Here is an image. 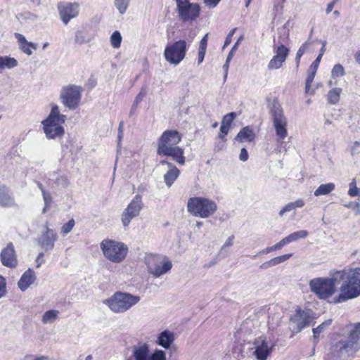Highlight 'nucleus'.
<instances>
[{"label":"nucleus","mask_w":360,"mask_h":360,"mask_svg":"<svg viewBox=\"0 0 360 360\" xmlns=\"http://www.w3.org/2000/svg\"><path fill=\"white\" fill-rule=\"evenodd\" d=\"M270 114L273 120V125L276 134L280 140H283L288 136L287 118L284 115L281 104L274 101L271 105Z\"/></svg>","instance_id":"1a4fd4ad"},{"label":"nucleus","mask_w":360,"mask_h":360,"mask_svg":"<svg viewBox=\"0 0 360 360\" xmlns=\"http://www.w3.org/2000/svg\"><path fill=\"white\" fill-rule=\"evenodd\" d=\"M255 138V134L252 127L247 126L243 127L237 134L235 140L238 142L252 141Z\"/></svg>","instance_id":"393cba45"},{"label":"nucleus","mask_w":360,"mask_h":360,"mask_svg":"<svg viewBox=\"0 0 360 360\" xmlns=\"http://www.w3.org/2000/svg\"><path fill=\"white\" fill-rule=\"evenodd\" d=\"M75 41L78 44H84L91 41L89 35L84 31H77L75 33Z\"/></svg>","instance_id":"e433bc0d"},{"label":"nucleus","mask_w":360,"mask_h":360,"mask_svg":"<svg viewBox=\"0 0 360 360\" xmlns=\"http://www.w3.org/2000/svg\"><path fill=\"white\" fill-rule=\"evenodd\" d=\"M18 64L17 60L14 58L0 56V69H12L15 68Z\"/></svg>","instance_id":"c85d7f7f"},{"label":"nucleus","mask_w":360,"mask_h":360,"mask_svg":"<svg viewBox=\"0 0 360 360\" xmlns=\"http://www.w3.org/2000/svg\"><path fill=\"white\" fill-rule=\"evenodd\" d=\"M188 211L195 217L208 218L217 210V204L207 198L194 197L188 200Z\"/></svg>","instance_id":"6e6552de"},{"label":"nucleus","mask_w":360,"mask_h":360,"mask_svg":"<svg viewBox=\"0 0 360 360\" xmlns=\"http://www.w3.org/2000/svg\"><path fill=\"white\" fill-rule=\"evenodd\" d=\"M58 8L62 21L67 25L78 15L79 5L77 3H60Z\"/></svg>","instance_id":"dca6fc26"},{"label":"nucleus","mask_w":360,"mask_h":360,"mask_svg":"<svg viewBox=\"0 0 360 360\" xmlns=\"http://www.w3.org/2000/svg\"><path fill=\"white\" fill-rule=\"evenodd\" d=\"M13 201L8 193L3 192L0 193V205L5 207L13 204Z\"/></svg>","instance_id":"ea45409f"},{"label":"nucleus","mask_w":360,"mask_h":360,"mask_svg":"<svg viewBox=\"0 0 360 360\" xmlns=\"http://www.w3.org/2000/svg\"><path fill=\"white\" fill-rule=\"evenodd\" d=\"M252 355L256 360H268L277 345L273 335L263 334L254 339Z\"/></svg>","instance_id":"39448f33"},{"label":"nucleus","mask_w":360,"mask_h":360,"mask_svg":"<svg viewBox=\"0 0 360 360\" xmlns=\"http://www.w3.org/2000/svg\"><path fill=\"white\" fill-rule=\"evenodd\" d=\"M123 129H124V123L123 122H120L119 127H118V147L120 146L121 141L123 138Z\"/></svg>","instance_id":"5fc2aeb1"},{"label":"nucleus","mask_w":360,"mask_h":360,"mask_svg":"<svg viewBox=\"0 0 360 360\" xmlns=\"http://www.w3.org/2000/svg\"><path fill=\"white\" fill-rule=\"evenodd\" d=\"M205 6L209 8H214L217 6L221 0H202Z\"/></svg>","instance_id":"603ef678"},{"label":"nucleus","mask_w":360,"mask_h":360,"mask_svg":"<svg viewBox=\"0 0 360 360\" xmlns=\"http://www.w3.org/2000/svg\"><path fill=\"white\" fill-rule=\"evenodd\" d=\"M207 39H208V34H206L200 40V45L198 48V63L200 65L202 63L205 55L206 53V49L207 46Z\"/></svg>","instance_id":"c756f323"},{"label":"nucleus","mask_w":360,"mask_h":360,"mask_svg":"<svg viewBox=\"0 0 360 360\" xmlns=\"http://www.w3.org/2000/svg\"><path fill=\"white\" fill-rule=\"evenodd\" d=\"M359 147H360V142L357 141H354L351 148V153L352 155H354L356 153H358L357 149Z\"/></svg>","instance_id":"e2e57ef3"},{"label":"nucleus","mask_w":360,"mask_h":360,"mask_svg":"<svg viewBox=\"0 0 360 360\" xmlns=\"http://www.w3.org/2000/svg\"><path fill=\"white\" fill-rule=\"evenodd\" d=\"M82 89L79 86H63L60 94L61 103L69 110H75L79 105Z\"/></svg>","instance_id":"9b49d317"},{"label":"nucleus","mask_w":360,"mask_h":360,"mask_svg":"<svg viewBox=\"0 0 360 360\" xmlns=\"http://www.w3.org/2000/svg\"><path fill=\"white\" fill-rule=\"evenodd\" d=\"M321 60V56H318L317 58L315 59V60L309 66V70H313V71L316 72Z\"/></svg>","instance_id":"6e6d98bb"},{"label":"nucleus","mask_w":360,"mask_h":360,"mask_svg":"<svg viewBox=\"0 0 360 360\" xmlns=\"http://www.w3.org/2000/svg\"><path fill=\"white\" fill-rule=\"evenodd\" d=\"M304 205V202L302 199H299L296 201L289 202L285 207H283V209L280 210L279 214L280 216H283L285 212H290L296 208L302 207Z\"/></svg>","instance_id":"2f4dec72"},{"label":"nucleus","mask_w":360,"mask_h":360,"mask_svg":"<svg viewBox=\"0 0 360 360\" xmlns=\"http://www.w3.org/2000/svg\"><path fill=\"white\" fill-rule=\"evenodd\" d=\"M43 256H44V253L41 252V253L39 254V255H38V257H37V258L36 259V262L38 263L37 266V268H39L41 266V263H42V259H42Z\"/></svg>","instance_id":"0e129e2a"},{"label":"nucleus","mask_w":360,"mask_h":360,"mask_svg":"<svg viewBox=\"0 0 360 360\" xmlns=\"http://www.w3.org/2000/svg\"><path fill=\"white\" fill-rule=\"evenodd\" d=\"M314 319V313L311 309L302 310L300 307H297L295 313L290 318L293 332H300L304 328L309 326Z\"/></svg>","instance_id":"ddd939ff"},{"label":"nucleus","mask_w":360,"mask_h":360,"mask_svg":"<svg viewBox=\"0 0 360 360\" xmlns=\"http://www.w3.org/2000/svg\"><path fill=\"white\" fill-rule=\"evenodd\" d=\"M354 58L356 63L360 64V50L357 51L354 55Z\"/></svg>","instance_id":"338daca9"},{"label":"nucleus","mask_w":360,"mask_h":360,"mask_svg":"<svg viewBox=\"0 0 360 360\" xmlns=\"http://www.w3.org/2000/svg\"><path fill=\"white\" fill-rule=\"evenodd\" d=\"M237 28H233L229 34L228 35L226 36V39H225V41H224V48L226 46H228L231 42V40H232V37L234 34V32H236Z\"/></svg>","instance_id":"13d9d810"},{"label":"nucleus","mask_w":360,"mask_h":360,"mask_svg":"<svg viewBox=\"0 0 360 360\" xmlns=\"http://www.w3.org/2000/svg\"><path fill=\"white\" fill-rule=\"evenodd\" d=\"M331 75L333 77H340L345 75L344 68L340 64H336L333 66Z\"/></svg>","instance_id":"37998d69"},{"label":"nucleus","mask_w":360,"mask_h":360,"mask_svg":"<svg viewBox=\"0 0 360 360\" xmlns=\"http://www.w3.org/2000/svg\"><path fill=\"white\" fill-rule=\"evenodd\" d=\"M110 44L115 49H119L121 46L122 37L119 31H115L110 36Z\"/></svg>","instance_id":"4c0bfd02"},{"label":"nucleus","mask_w":360,"mask_h":360,"mask_svg":"<svg viewBox=\"0 0 360 360\" xmlns=\"http://www.w3.org/2000/svg\"><path fill=\"white\" fill-rule=\"evenodd\" d=\"M66 120V116L60 112L59 107L52 104L51 112L46 119L41 122L46 136L49 139L62 137L65 134L62 126Z\"/></svg>","instance_id":"7ed1b4c3"},{"label":"nucleus","mask_w":360,"mask_h":360,"mask_svg":"<svg viewBox=\"0 0 360 360\" xmlns=\"http://www.w3.org/2000/svg\"><path fill=\"white\" fill-rule=\"evenodd\" d=\"M229 129V127L222 124H221L220 131H221V134L219 135L220 139H224V135H226L228 134Z\"/></svg>","instance_id":"680f3d73"},{"label":"nucleus","mask_w":360,"mask_h":360,"mask_svg":"<svg viewBox=\"0 0 360 360\" xmlns=\"http://www.w3.org/2000/svg\"><path fill=\"white\" fill-rule=\"evenodd\" d=\"M181 140V136L176 130L165 131L158 140V154L171 157L179 165H184V149L177 146Z\"/></svg>","instance_id":"f03ea898"},{"label":"nucleus","mask_w":360,"mask_h":360,"mask_svg":"<svg viewBox=\"0 0 360 360\" xmlns=\"http://www.w3.org/2000/svg\"><path fill=\"white\" fill-rule=\"evenodd\" d=\"M148 360H166V354L160 349H155L148 356Z\"/></svg>","instance_id":"a19ab883"},{"label":"nucleus","mask_w":360,"mask_h":360,"mask_svg":"<svg viewBox=\"0 0 360 360\" xmlns=\"http://www.w3.org/2000/svg\"><path fill=\"white\" fill-rule=\"evenodd\" d=\"M233 236H231L230 237H229L226 242L224 243V244L223 245V246L221 247V251H222L223 250L229 246H231L233 244Z\"/></svg>","instance_id":"052dcab7"},{"label":"nucleus","mask_w":360,"mask_h":360,"mask_svg":"<svg viewBox=\"0 0 360 360\" xmlns=\"http://www.w3.org/2000/svg\"><path fill=\"white\" fill-rule=\"evenodd\" d=\"M179 20L184 22L195 20L200 13L198 4L191 3L189 0H175Z\"/></svg>","instance_id":"9d476101"},{"label":"nucleus","mask_w":360,"mask_h":360,"mask_svg":"<svg viewBox=\"0 0 360 360\" xmlns=\"http://www.w3.org/2000/svg\"><path fill=\"white\" fill-rule=\"evenodd\" d=\"M229 63H230V62H227V61L226 60L225 64L223 65V68H224V72H225V75H224V77H225V78L227 77L228 70H229Z\"/></svg>","instance_id":"774afa93"},{"label":"nucleus","mask_w":360,"mask_h":360,"mask_svg":"<svg viewBox=\"0 0 360 360\" xmlns=\"http://www.w3.org/2000/svg\"><path fill=\"white\" fill-rule=\"evenodd\" d=\"M291 257H292V254L289 253V254H285V255H281L278 257H274V258L271 259L270 260L262 264L259 266V269H269L272 266H276L282 262H285Z\"/></svg>","instance_id":"a878e982"},{"label":"nucleus","mask_w":360,"mask_h":360,"mask_svg":"<svg viewBox=\"0 0 360 360\" xmlns=\"http://www.w3.org/2000/svg\"><path fill=\"white\" fill-rule=\"evenodd\" d=\"M1 261L4 266L15 268L18 264L15 252L12 243H9L1 252Z\"/></svg>","instance_id":"f3484780"},{"label":"nucleus","mask_w":360,"mask_h":360,"mask_svg":"<svg viewBox=\"0 0 360 360\" xmlns=\"http://www.w3.org/2000/svg\"><path fill=\"white\" fill-rule=\"evenodd\" d=\"M57 240L56 234L52 229L46 227V231L38 240V243L44 250H52L54 247L55 241Z\"/></svg>","instance_id":"6ab92c4d"},{"label":"nucleus","mask_w":360,"mask_h":360,"mask_svg":"<svg viewBox=\"0 0 360 360\" xmlns=\"http://www.w3.org/2000/svg\"><path fill=\"white\" fill-rule=\"evenodd\" d=\"M37 184H38L39 189L41 190V191L42 193L44 204L51 205V202H52V198H51L50 193H48L45 191V190L44 189V187L41 183L39 182Z\"/></svg>","instance_id":"49530a36"},{"label":"nucleus","mask_w":360,"mask_h":360,"mask_svg":"<svg viewBox=\"0 0 360 360\" xmlns=\"http://www.w3.org/2000/svg\"><path fill=\"white\" fill-rule=\"evenodd\" d=\"M287 244H288V243L286 240V238L285 237L284 238H283L281 241H279L278 243H277L274 245L271 246V247H268V248L261 250L259 252V254H268L270 252H272V251H274V250H281L284 245H285Z\"/></svg>","instance_id":"f704fd0d"},{"label":"nucleus","mask_w":360,"mask_h":360,"mask_svg":"<svg viewBox=\"0 0 360 360\" xmlns=\"http://www.w3.org/2000/svg\"><path fill=\"white\" fill-rule=\"evenodd\" d=\"M335 6V2H330L328 4L326 12L327 14L330 13Z\"/></svg>","instance_id":"69168bd1"},{"label":"nucleus","mask_w":360,"mask_h":360,"mask_svg":"<svg viewBox=\"0 0 360 360\" xmlns=\"http://www.w3.org/2000/svg\"><path fill=\"white\" fill-rule=\"evenodd\" d=\"M316 72H315V71L309 70V74H308V76H307V78L306 80V85H305V92L307 94L309 93L311 84L312 83V82L314 79Z\"/></svg>","instance_id":"c03bdc74"},{"label":"nucleus","mask_w":360,"mask_h":360,"mask_svg":"<svg viewBox=\"0 0 360 360\" xmlns=\"http://www.w3.org/2000/svg\"><path fill=\"white\" fill-rule=\"evenodd\" d=\"M144 262L150 274L155 278L167 274L172 267V262L165 255L148 253Z\"/></svg>","instance_id":"0eeeda50"},{"label":"nucleus","mask_w":360,"mask_h":360,"mask_svg":"<svg viewBox=\"0 0 360 360\" xmlns=\"http://www.w3.org/2000/svg\"><path fill=\"white\" fill-rule=\"evenodd\" d=\"M348 194L352 196H357L360 195V188H358L356 186V181L355 179H354L350 184H349V189L348 191Z\"/></svg>","instance_id":"a18cd8bd"},{"label":"nucleus","mask_w":360,"mask_h":360,"mask_svg":"<svg viewBox=\"0 0 360 360\" xmlns=\"http://www.w3.org/2000/svg\"><path fill=\"white\" fill-rule=\"evenodd\" d=\"M74 226H75V221L73 219H72L68 222L63 224V226L61 228V232L63 234H68L72 231Z\"/></svg>","instance_id":"09e8293b"},{"label":"nucleus","mask_w":360,"mask_h":360,"mask_svg":"<svg viewBox=\"0 0 360 360\" xmlns=\"http://www.w3.org/2000/svg\"><path fill=\"white\" fill-rule=\"evenodd\" d=\"M236 117V114L235 112L228 113L224 116L221 124L230 127Z\"/></svg>","instance_id":"de8ad7c7"},{"label":"nucleus","mask_w":360,"mask_h":360,"mask_svg":"<svg viewBox=\"0 0 360 360\" xmlns=\"http://www.w3.org/2000/svg\"><path fill=\"white\" fill-rule=\"evenodd\" d=\"M100 246L104 257L112 263L123 262L129 250L126 244L113 240H103Z\"/></svg>","instance_id":"423d86ee"},{"label":"nucleus","mask_w":360,"mask_h":360,"mask_svg":"<svg viewBox=\"0 0 360 360\" xmlns=\"http://www.w3.org/2000/svg\"><path fill=\"white\" fill-rule=\"evenodd\" d=\"M132 356L134 360H148L149 347L143 343L133 347Z\"/></svg>","instance_id":"5701e85b"},{"label":"nucleus","mask_w":360,"mask_h":360,"mask_svg":"<svg viewBox=\"0 0 360 360\" xmlns=\"http://www.w3.org/2000/svg\"><path fill=\"white\" fill-rule=\"evenodd\" d=\"M335 186L333 183H328L320 185L314 191L315 196L326 195L335 190Z\"/></svg>","instance_id":"7c9ffc66"},{"label":"nucleus","mask_w":360,"mask_h":360,"mask_svg":"<svg viewBox=\"0 0 360 360\" xmlns=\"http://www.w3.org/2000/svg\"><path fill=\"white\" fill-rule=\"evenodd\" d=\"M160 164L166 165L168 167V171L164 175V180L167 187L169 188L179 176L180 171L175 165L166 160L160 161Z\"/></svg>","instance_id":"aec40b11"},{"label":"nucleus","mask_w":360,"mask_h":360,"mask_svg":"<svg viewBox=\"0 0 360 360\" xmlns=\"http://www.w3.org/2000/svg\"><path fill=\"white\" fill-rule=\"evenodd\" d=\"M130 0H115V6L120 14H124L129 4Z\"/></svg>","instance_id":"58836bf2"},{"label":"nucleus","mask_w":360,"mask_h":360,"mask_svg":"<svg viewBox=\"0 0 360 360\" xmlns=\"http://www.w3.org/2000/svg\"><path fill=\"white\" fill-rule=\"evenodd\" d=\"M309 45H310V42L307 41L304 44H302V46L299 48V49L296 53V58H295L296 62H297V65H299L301 57L303 56V54L305 53L307 49L309 48Z\"/></svg>","instance_id":"79ce46f5"},{"label":"nucleus","mask_w":360,"mask_h":360,"mask_svg":"<svg viewBox=\"0 0 360 360\" xmlns=\"http://www.w3.org/2000/svg\"><path fill=\"white\" fill-rule=\"evenodd\" d=\"M174 340V335L172 332L165 330L162 332L157 340V344L165 349H168Z\"/></svg>","instance_id":"b1692460"},{"label":"nucleus","mask_w":360,"mask_h":360,"mask_svg":"<svg viewBox=\"0 0 360 360\" xmlns=\"http://www.w3.org/2000/svg\"><path fill=\"white\" fill-rule=\"evenodd\" d=\"M289 50L283 45L278 46L276 55L272 58L268 64L269 70H277L280 68L286 60Z\"/></svg>","instance_id":"a211bd4d"},{"label":"nucleus","mask_w":360,"mask_h":360,"mask_svg":"<svg viewBox=\"0 0 360 360\" xmlns=\"http://www.w3.org/2000/svg\"><path fill=\"white\" fill-rule=\"evenodd\" d=\"M354 342L348 338H342L335 344V352L341 358L354 356L359 349L358 344H355Z\"/></svg>","instance_id":"2eb2a0df"},{"label":"nucleus","mask_w":360,"mask_h":360,"mask_svg":"<svg viewBox=\"0 0 360 360\" xmlns=\"http://www.w3.org/2000/svg\"><path fill=\"white\" fill-rule=\"evenodd\" d=\"M349 328V336L348 338L352 341H354L355 344H358L360 340V323L354 324H350L347 326Z\"/></svg>","instance_id":"cd10ccee"},{"label":"nucleus","mask_w":360,"mask_h":360,"mask_svg":"<svg viewBox=\"0 0 360 360\" xmlns=\"http://www.w3.org/2000/svg\"><path fill=\"white\" fill-rule=\"evenodd\" d=\"M344 206L348 208H352L356 213V214H360V203L359 202H350L349 203L344 204Z\"/></svg>","instance_id":"8fccbe9b"},{"label":"nucleus","mask_w":360,"mask_h":360,"mask_svg":"<svg viewBox=\"0 0 360 360\" xmlns=\"http://www.w3.org/2000/svg\"><path fill=\"white\" fill-rule=\"evenodd\" d=\"M342 89L333 88L328 93V101L330 104H336L340 101Z\"/></svg>","instance_id":"72a5a7b5"},{"label":"nucleus","mask_w":360,"mask_h":360,"mask_svg":"<svg viewBox=\"0 0 360 360\" xmlns=\"http://www.w3.org/2000/svg\"><path fill=\"white\" fill-rule=\"evenodd\" d=\"M6 282L4 277L0 276V299L6 294Z\"/></svg>","instance_id":"3c124183"},{"label":"nucleus","mask_w":360,"mask_h":360,"mask_svg":"<svg viewBox=\"0 0 360 360\" xmlns=\"http://www.w3.org/2000/svg\"><path fill=\"white\" fill-rule=\"evenodd\" d=\"M24 360H49V357L46 356L27 354L25 356Z\"/></svg>","instance_id":"864d4df0"},{"label":"nucleus","mask_w":360,"mask_h":360,"mask_svg":"<svg viewBox=\"0 0 360 360\" xmlns=\"http://www.w3.org/2000/svg\"><path fill=\"white\" fill-rule=\"evenodd\" d=\"M15 37L19 44L20 49L27 56H31L33 53L32 50H36L37 49V45L36 44L28 41L22 34L15 33Z\"/></svg>","instance_id":"4be33fe9"},{"label":"nucleus","mask_w":360,"mask_h":360,"mask_svg":"<svg viewBox=\"0 0 360 360\" xmlns=\"http://www.w3.org/2000/svg\"><path fill=\"white\" fill-rule=\"evenodd\" d=\"M141 300L139 295L118 291L110 297L103 300V303L114 313L123 314L137 304Z\"/></svg>","instance_id":"20e7f679"},{"label":"nucleus","mask_w":360,"mask_h":360,"mask_svg":"<svg viewBox=\"0 0 360 360\" xmlns=\"http://www.w3.org/2000/svg\"><path fill=\"white\" fill-rule=\"evenodd\" d=\"M186 52V41L179 40L166 46L164 51V56L169 63L177 65L184 59Z\"/></svg>","instance_id":"f8f14e48"},{"label":"nucleus","mask_w":360,"mask_h":360,"mask_svg":"<svg viewBox=\"0 0 360 360\" xmlns=\"http://www.w3.org/2000/svg\"><path fill=\"white\" fill-rule=\"evenodd\" d=\"M36 280L35 273L29 268L20 277L18 282V288L21 291H25Z\"/></svg>","instance_id":"412c9836"},{"label":"nucleus","mask_w":360,"mask_h":360,"mask_svg":"<svg viewBox=\"0 0 360 360\" xmlns=\"http://www.w3.org/2000/svg\"><path fill=\"white\" fill-rule=\"evenodd\" d=\"M248 151L245 148H242L240 150V155H239V158L241 161L243 162H245L246 160H248Z\"/></svg>","instance_id":"bf43d9fd"},{"label":"nucleus","mask_w":360,"mask_h":360,"mask_svg":"<svg viewBox=\"0 0 360 360\" xmlns=\"http://www.w3.org/2000/svg\"><path fill=\"white\" fill-rule=\"evenodd\" d=\"M309 235V232L305 230H300L293 232L285 237L288 243L297 241L300 239H304Z\"/></svg>","instance_id":"473e14b6"},{"label":"nucleus","mask_w":360,"mask_h":360,"mask_svg":"<svg viewBox=\"0 0 360 360\" xmlns=\"http://www.w3.org/2000/svg\"><path fill=\"white\" fill-rule=\"evenodd\" d=\"M309 287L319 298L327 300L338 290L334 303H341L360 295V267L336 271L330 277L316 278L309 281Z\"/></svg>","instance_id":"f257e3e1"},{"label":"nucleus","mask_w":360,"mask_h":360,"mask_svg":"<svg viewBox=\"0 0 360 360\" xmlns=\"http://www.w3.org/2000/svg\"><path fill=\"white\" fill-rule=\"evenodd\" d=\"M143 207L141 196L136 195L124 210L122 214V222L124 226H127L132 219L139 216Z\"/></svg>","instance_id":"4468645a"},{"label":"nucleus","mask_w":360,"mask_h":360,"mask_svg":"<svg viewBox=\"0 0 360 360\" xmlns=\"http://www.w3.org/2000/svg\"><path fill=\"white\" fill-rule=\"evenodd\" d=\"M146 95V91L144 89H141V91L139 92V94L136 96L134 101L136 103L139 104L143 99V98Z\"/></svg>","instance_id":"4d7b16f0"},{"label":"nucleus","mask_w":360,"mask_h":360,"mask_svg":"<svg viewBox=\"0 0 360 360\" xmlns=\"http://www.w3.org/2000/svg\"><path fill=\"white\" fill-rule=\"evenodd\" d=\"M59 311L51 309L45 311L41 316V322L43 324H52L58 318Z\"/></svg>","instance_id":"bb28decb"},{"label":"nucleus","mask_w":360,"mask_h":360,"mask_svg":"<svg viewBox=\"0 0 360 360\" xmlns=\"http://www.w3.org/2000/svg\"><path fill=\"white\" fill-rule=\"evenodd\" d=\"M332 321L331 319H327L316 328H313L312 332L314 339H316L319 334L323 333L327 327L330 326Z\"/></svg>","instance_id":"c9c22d12"}]
</instances>
